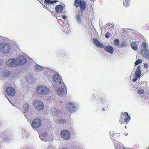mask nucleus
Instances as JSON below:
<instances>
[{"label": "nucleus", "mask_w": 149, "mask_h": 149, "mask_svg": "<svg viewBox=\"0 0 149 149\" xmlns=\"http://www.w3.org/2000/svg\"><path fill=\"white\" fill-rule=\"evenodd\" d=\"M66 120L63 118L60 119L59 120V122L61 123L64 124L66 122Z\"/></svg>", "instance_id": "nucleus-36"}, {"label": "nucleus", "mask_w": 149, "mask_h": 149, "mask_svg": "<svg viewBox=\"0 0 149 149\" xmlns=\"http://www.w3.org/2000/svg\"><path fill=\"white\" fill-rule=\"evenodd\" d=\"M141 53L146 58L149 59V51L148 49H142Z\"/></svg>", "instance_id": "nucleus-16"}, {"label": "nucleus", "mask_w": 149, "mask_h": 149, "mask_svg": "<svg viewBox=\"0 0 149 149\" xmlns=\"http://www.w3.org/2000/svg\"><path fill=\"white\" fill-rule=\"evenodd\" d=\"M3 61L2 59H0V64L1 65L3 63Z\"/></svg>", "instance_id": "nucleus-48"}, {"label": "nucleus", "mask_w": 149, "mask_h": 149, "mask_svg": "<svg viewBox=\"0 0 149 149\" xmlns=\"http://www.w3.org/2000/svg\"><path fill=\"white\" fill-rule=\"evenodd\" d=\"M69 23L67 22H66L65 24H64L63 25V27H67L68 28H69Z\"/></svg>", "instance_id": "nucleus-44"}, {"label": "nucleus", "mask_w": 149, "mask_h": 149, "mask_svg": "<svg viewBox=\"0 0 149 149\" xmlns=\"http://www.w3.org/2000/svg\"><path fill=\"white\" fill-rule=\"evenodd\" d=\"M45 5H44V7H43L44 8H45Z\"/></svg>", "instance_id": "nucleus-55"}, {"label": "nucleus", "mask_w": 149, "mask_h": 149, "mask_svg": "<svg viewBox=\"0 0 149 149\" xmlns=\"http://www.w3.org/2000/svg\"><path fill=\"white\" fill-rule=\"evenodd\" d=\"M17 65H24L27 62V60L24 56H21L16 59Z\"/></svg>", "instance_id": "nucleus-9"}, {"label": "nucleus", "mask_w": 149, "mask_h": 149, "mask_svg": "<svg viewBox=\"0 0 149 149\" xmlns=\"http://www.w3.org/2000/svg\"><path fill=\"white\" fill-rule=\"evenodd\" d=\"M141 68L140 66H139L137 68L135 73L136 77L139 78L141 76Z\"/></svg>", "instance_id": "nucleus-20"}, {"label": "nucleus", "mask_w": 149, "mask_h": 149, "mask_svg": "<svg viewBox=\"0 0 149 149\" xmlns=\"http://www.w3.org/2000/svg\"><path fill=\"white\" fill-rule=\"evenodd\" d=\"M62 17L61 16H58L56 18L58 19H61V17Z\"/></svg>", "instance_id": "nucleus-50"}, {"label": "nucleus", "mask_w": 149, "mask_h": 149, "mask_svg": "<svg viewBox=\"0 0 149 149\" xmlns=\"http://www.w3.org/2000/svg\"><path fill=\"white\" fill-rule=\"evenodd\" d=\"M110 36V34L109 32L107 33L105 35V37L106 38H108Z\"/></svg>", "instance_id": "nucleus-43"}, {"label": "nucleus", "mask_w": 149, "mask_h": 149, "mask_svg": "<svg viewBox=\"0 0 149 149\" xmlns=\"http://www.w3.org/2000/svg\"><path fill=\"white\" fill-rule=\"evenodd\" d=\"M122 116L120 118L119 121L121 122V124L122 123H124V121L125 122H127L128 121L130 120V116L129 114L127 112H124L123 114V113H122Z\"/></svg>", "instance_id": "nucleus-7"}, {"label": "nucleus", "mask_w": 149, "mask_h": 149, "mask_svg": "<svg viewBox=\"0 0 149 149\" xmlns=\"http://www.w3.org/2000/svg\"><path fill=\"white\" fill-rule=\"evenodd\" d=\"M63 31L65 33H69L70 32V28H68L67 27H64L63 26Z\"/></svg>", "instance_id": "nucleus-30"}, {"label": "nucleus", "mask_w": 149, "mask_h": 149, "mask_svg": "<svg viewBox=\"0 0 149 149\" xmlns=\"http://www.w3.org/2000/svg\"><path fill=\"white\" fill-rule=\"evenodd\" d=\"M57 0L53 1L52 0H45L44 3L46 5H48L49 6L50 5H52L54 3L58 2Z\"/></svg>", "instance_id": "nucleus-21"}, {"label": "nucleus", "mask_w": 149, "mask_h": 149, "mask_svg": "<svg viewBox=\"0 0 149 149\" xmlns=\"http://www.w3.org/2000/svg\"><path fill=\"white\" fill-rule=\"evenodd\" d=\"M104 50L110 54H113L114 51L113 48L112 46L110 45H107L105 46L104 48Z\"/></svg>", "instance_id": "nucleus-14"}, {"label": "nucleus", "mask_w": 149, "mask_h": 149, "mask_svg": "<svg viewBox=\"0 0 149 149\" xmlns=\"http://www.w3.org/2000/svg\"><path fill=\"white\" fill-rule=\"evenodd\" d=\"M24 111L23 113L26 118L28 119L30 117V115L29 112V105L28 104H25L23 107Z\"/></svg>", "instance_id": "nucleus-11"}, {"label": "nucleus", "mask_w": 149, "mask_h": 149, "mask_svg": "<svg viewBox=\"0 0 149 149\" xmlns=\"http://www.w3.org/2000/svg\"><path fill=\"white\" fill-rule=\"evenodd\" d=\"M99 43L98 44V45H97V47H99L101 48H103L104 47V45L102 43L99 42Z\"/></svg>", "instance_id": "nucleus-40"}, {"label": "nucleus", "mask_w": 149, "mask_h": 149, "mask_svg": "<svg viewBox=\"0 0 149 149\" xmlns=\"http://www.w3.org/2000/svg\"><path fill=\"white\" fill-rule=\"evenodd\" d=\"M2 136H3L2 138L3 137V140L5 141L6 140L7 141H8V139L7 137L6 138V137H3V135H2Z\"/></svg>", "instance_id": "nucleus-46"}, {"label": "nucleus", "mask_w": 149, "mask_h": 149, "mask_svg": "<svg viewBox=\"0 0 149 149\" xmlns=\"http://www.w3.org/2000/svg\"><path fill=\"white\" fill-rule=\"evenodd\" d=\"M130 2L127 0H125V2H124L123 4L124 6L126 7H128L130 4Z\"/></svg>", "instance_id": "nucleus-33"}, {"label": "nucleus", "mask_w": 149, "mask_h": 149, "mask_svg": "<svg viewBox=\"0 0 149 149\" xmlns=\"http://www.w3.org/2000/svg\"><path fill=\"white\" fill-rule=\"evenodd\" d=\"M131 46L132 48L134 50H136L138 49V47L134 42L131 43Z\"/></svg>", "instance_id": "nucleus-27"}, {"label": "nucleus", "mask_w": 149, "mask_h": 149, "mask_svg": "<svg viewBox=\"0 0 149 149\" xmlns=\"http://www.w3.org/2000/svg\"><path fill=\"white\" fill-rule=\"evenodd\" d=\"M108 24H107L106 25H108Z\"/></svg>", "instance_id": "nucleus-57"}, {"label": "nucleus", "mask_w": 149, "mask_h": 149, "mask_svg": "<svg viewBox=\"0 0 149 149\" xmlns=\"http://www.w3.org/2000/svg\"><path fill=\"white\" fill-rule=\"evenodd\" d=\"M56 93L60 96H64L65 94L64 89L62 87L59 88L57 91Z\"/></svg>", "instance_id": "nucleus-18"}, {"label": "nucleus", "mask_w": 149, "mask_h": 149, "mask_svg": "<svg viewBox=\"0 0 149 149\" xmlns=\"http://www.w3.org/2000/svg\"><path fill=\"white\" fill-rule=\"evenodd\" d=\"M142 62V60L140 59H138L136 61L135 63V65H136Z\"/></svg>", "instance_id": "nucleus-41"}, {"label": "nucleus", "mask_w": 149, "mask_h": 149, "mask_svg": "<svg viewBox=\"0 0 149 149\" xmlns=\"http://www.w3.org/2000/svg\"><path fill=\"white\" fill-rule=\"evenodd\" d=\"M79 106L78 104L76 102H69L67 104L66 107L69 111L72 112L77 110Z\"/></svg>", "instance_id": "nucleus-2"}, {"label": "nucleus", "mask_w": 149, "mask_h": 149, "mask_svg": "<svg viewBox=\"0 0 149 149\" xmlns=\"http://www.w3.org/2000/svg\"><path fill=\"white\" fill-rule=\"evenodd\" d=\"M82 14V12H78V14H77L75 16L76 21L77 23L79 24H81L82 22V19L81 17Z\"/></svg>", "instance_id": "nucleus-13"}, {"label": "nucleus", "mask_w": 149, "mask_h": 149, "mask_svg": "<svg viewBox=\"0 0 149 149\" xmlns=\"http://www.w3.org/2000/svg\"><path fill=\"white\" fill-rule=\"evenodd\" d=\"M142 49H148V47L147 46V44L145 42H143L142 44Z\"/></svg>", "instance_id": "nucleus-29"}, {"label": "nucleus", "mask_w": 149, "mask_h": 149, "mask_svg": "<svg viewBox=\"0 0 149 149\" xmlns=\"http://www.w3.org/2000/svg\"><path fill=\"white\" fill-rule=\"evenodd\" d=\"M0 50L2 52L6 54L9 53L10 50L9 44L6 42L1 43L0 44Z\"/></svg>", "instance_id": "nucleus-3"}, {"label": "nucleus", "mask_w": 149, "mask_h": 149, "mask_svg": "<svg viewBox=\"0 0 149 149\" xmlns=\"http://www.w3.org/2000/svg\"><path fill=\"white\" fill-rule=\"evenodd\" d=\"M148 149H149V148H148Z\"/></svg>", "instance_id": "nucleus-59"}, {"label": "nucleus", "mask_w": 149, "mask_h": 149, "mask_svg": "<svg viewBox=\"0 0 149 149\" xmlns=\"http://www.w3.org/2000/svg\"><path fill=\"white\" fill-rule=\"evenodd\" d=\"M22 134L24 136V137L27 138L28 137V136H27V133L24 130H22Z\"/></svg>", "instance_id": "nucleus-35"}, {"label": "nucleus", "mask_w": 149, "mask_h": 149, "mask_svg": "<svg viewBox=\"0 0 149 149\" xmlns=\"http://www.w3.org/2000/svg\"><path fill=\"white\" fill-rule=\"evenodd\" d=\"M52 80L54 82V86L56 88L64 85L62 80L61 79V77L58 74H54L52 77Z\"/></svg>", "instance_id": "nucleus-1"}, {"label": "nucleus", "mask_w": 149, "mask_h": 149, "mask_svg": "<svg viewBox=\"0 0 149 149\" xmlns=\"http://www.w3.org/2000/svg\"><path fill=\"white\" fill-rule=\"evenodd\" d=\"M93 40L94 44L97 46V45H98L100 42L96 38H94Z\"/></svg>", "instance_id": "nucleus-38"}, {"label": "nucleus", "mask_w": 149, "mask_h": 149, "mask_svg": "<svg viewBox=\"0 0 149 149\" xmlns=\"http://www.w3.org/2000/svg\"><path fill=\"white\" fill-rule=\"evenodd\" d=\"M6 38L0 36V42H5V40Z\"/></svg>", "instance_id": "nucleus-39"}, {"label": "nucleus", "mask_w": 149, "mask_h": 149, "mask_svg": "<svg viewBox=\"0 0 149 149\" xmlns=\"http://www.w3.org/2000/svg\"><path fill=\"white\" fill-rule=\"evenodd\" d=\"M62 17L65 20L66 19H68L64 15H63Z\"/></svg>", "instance_id": "nucleus-47"}, {"label": "nucleus", "mask_w": 149, "mask_h": 149, "mask_svg": "<svg viewBox=\"0 0 149 149\" xmlns=\"http://www.w3.org/2000/svg\"><path fill=\"white\" fill-rule=\"evenodd\" d=\"M120 143L119 142H115L114 143V145L116 149H122Z\"/></svg>", "instance_id": "nucleus-23"}, {"label": "nucleus", "mask_w": 149, "mask_h": 149, "mask_svg": "<svg viewBox=\"0 0 149 149\" xmlns=\"http://www.w3.org/2000/svg\"><path fill=\"white\" fill-rule=\"evenodd\" d=\"M41 120L37 118L33 120L32 122L31 126L34 129H36L39 127L41 125Z\"/></svg>", "instance_id": "nucleus-8"}, {"label": "nucleus", "mask_w": 149, "mask_h": 149, "mask_svg": "<svg viewBox=\"0 0 149 149\" xmlns=\"http://www.w3.org/2000/svg\"><path fill=\"white\" fill-rule=\"evenodd\" d=\"M52 147V146L51 145H49L48 146V148L49 149V148H51V147Z\"/></svg>", "instance_id": "nucleus-51"}, {"label": "nucleus", "mask_w": 149, "mask_h": 149, "mask_svg": "<svg viewBox=\"0 0 149 149\" xmlns=\"http://www.w3.org/2000/svg\"><path fill=\"white\" fill-rule=\"evenodd\" d=\"M138 78H137V77H136V76H135V78L134 79L132 80L133 81V82H136L138 79Z\"/></svg>", "instance_id": "nucleus-45"}, {"label": "nucleus", "mask_w": 149, "mask_h": 149, "mask_svg": "<svg viewBox=\"0 0 149 149\" xmlns=\"http://www.w3.org/2000/svg\"><path fill=\"white\" fill-rule=\"evenodd\" d=\"M47 134L46 132H43L41 135H40L39 136L40 139L42 141L47 142L48 141Z\"/></svg>", "instance_id": "nucleus-15"}, {"label": "nucleus", "mask_w": 149, "mask_h": 149, "mask_svg": "<svg viewBox=\"0 0 149 149\" xmlns=\"http://www.w3.org/2000/svg\"><path fill=\"white\" fill-rule=\"evenodd\" d=\"M128 43L127 41H125V40H123V42H122L121 44L119 46V48H122L123 47L125 46H127L128 44Z\"/></svg>", "instance_id": "nucleus-24"}, {"label": "nucleus", "mask_w": 149, "mask_h": 149, "mask_svg": "<svg viewBox=\"0 0 149 149\" xmlns=\"http://www.w3.org/2000/svg\"><path fill=\"white\" fill-rule=\"evenodd\" d=\"M61 102L62 103V102Z\"/></svg>", "instance_id": "nucleus-58"}, {"label": "nucleus", "mask_w": 149, "mask_h": 149, "mask_svg": "<svg viewBox=\"0 0 149 149\" xmlns=\"http://www.w3.org/2000/svg\"><path fill=\"white\" fill-rule=\"evenodd\" d=\"M104 110H105L104 109V108H103V109H102V111H104Z\"/></svg>", "instance_id": "nucleus-54"}, {"label": "nucleus", "mask_w": 149, "mask_h": 149, "mask_svg": "<svg viewBox=\"0 0 149 149\" xmlns=\"http://www.w3.org/2000/svg\"><path fill=\"white\" fill-rule=\"evenodd\" d=\"M6 93L8 95L13 96L15 95V92L14 88L11 87H8L6 88Z\"/></svg>", "instance_id": "nucleus-12"}, {"label": "nucleus", "mask_w": 149, "mask_h": 149, "mask_svg": "<svg viewBox=\"0 0 149 149\" xmlns=\"http://www.w3.org/2000/svg\"><path fill=\"white\" fill-rule=\"evenodd\" d=\"M6 64L8 66L13 67L17 66L16 59L10 58L6 61Z\"/></svg>", "instance_id": "nucleus-10"}, {"label": "nucleus", "mask_w": 149, "mask_h": 149, "mask_svg": "<svg viewBox=\"0 0 149 149\" xmlns=\"http://www.w3.org/2000/svg\"><path fill=\"white\" fill-rule=\"evenodd\" d=\"M109 135H110V138H111V139L112 140H113V139H114L115 138V136L114 134L113 133V132H110L109 133Z\"/></svg>", "instance_id": "nucleus-34"}, {"label": "nucleus", "mask_w": 149, "mask_h": 149, "mask_svg": "<svg viewBox=\"0 0 149 149\" xmlns=\"http://www.w3.org/2000/svg\"><path fill=\"white\" fill-rule=\"evenodd\" d=\"M54 111L55 112V114L57 115H58L61 112V110L59 109H53Z\"/></svg>", "instance_id": "nucleus-31"}, {"label": "nucleus", "mask_w": 149, "mask_h": 149, "mask_svg": "<svg viewBox=\"0 0 149 149\" xmlns=\"http://www.w3.org/2000/svg\"><path fill=\"white\" fill-rule=\"evenodd\" d=\"M129 148H127L126 149H129Z\"/></svg>", "instance_id": "nucleus-56"}, {"label": "nucleus", "mask_w": 149, "mask_h": 149, "mask_svg": "<svg viewBox=\"0 0 149 149\" xmlns=\"http://www.w3.org/2000/svg\"><path fill=\"white\" fill-rule=\"evenodd\" d=\"M138 91L139 93L140 94H142L144 93V90L142 89H139Z\"/></svg>", "instance_id": "nucleus-42"}, {"label": "nucleus", "mask_w": 149, "mask_h": 149, "mask_svg": "<svg viewBox=\"0 0 149 149\" xmlns=\"http://www.w3.org/2000/svg\"><path fill=\"white\" fill-rule=\"evenodd\" d=\"M10 74V72L8 71H6L3 72V75L5 77H8Z\"/></svg>", "instance_id": "nucleus-32"}, {"label": "nucleus", "mask_w": 149, "mask_h": 149, "mask_svg": "<svg viewBox=\"0 0 149 149\" xmlns=\"http://www.w3.org/2000/svg\"><path fill=\"white\" fill-rule=\"evenodd\" d=\"M48 7H46L45 8L47 9V10H49L48 9Z\"/></svg>", "instance_id": "nucleus-52"}, {"label": "nucleus", "mask_w": 149, "mask_h": 149, "mask_svg": "<svg viewBox=\"0 0 149 149\" xmlns=\"http://www.w3.org/2000/svg\"><path fill=\"white\" fill-rule=\"evenodd\" d=\"M120 41L119 39H116L114 40V45L115 46H118L119 47V46L120 45Z\"/></svg>", "instance_id": "nucleus-28"}, {"label": "nucleus", "mask_w": 149, "mask_h": 149, "mask_svg": "<svg viewBox=\"0 0 149 149\" xmlns=\"http://www.w3.org/2000/svg\"><path fill=\"white\" fill-rule=\"evenodd\" d=\"M37 93L42 95H47L49 92V89L44 86H38L36 89Z\"/></svg>", "instance_id": "nucleus-4"}, {"label": "nucleus", "mask_w": 149, "mask_h": 149, "mask_svg": "<svg viewBox=\"0 0 149 149\" xmlns=\"http://www.w3.org/2000/svg\"><path fill=\"white\" fill-rule=\"evenodd\" d=\"M33 104L34 107L39 110H42L44 107L42 102L39 100H35Z\"/></svg>", "instance_id": "nucleus-5"}, {"label": "nucleus", "mask_w": 149, "mask_h": 149, "mask_svg": "<svg viewBox=\"0 0 149 149\" xmlns=\"http://www.w3.org/2000/svg\"><path fill=\"white\" fill-rule=\"evenodd\" d=\"M62 149H68L67 148H63Z\"/></svg>", "instance_id": "nucleus-53"}, {"label": "nucleus", "mask_w": 149, "mask_h": 149, "mask_svg": "<svg viewBox=\"0 0 149 149\" xmlns=\"http://www.w3.org/2000/svg\"><path fill=\"white\" fill-rule=\"evenodd\" d=\"M82 1L81 0H75L74 2V5L76 7H78L79 6V5L81 4Z\"/></svg>", "instance_id": "nucleus-25"}, {"label": "nucleus", "mask_w": 149, "mask_h": 149, "mask_svg": "<svg viewBox=\"0 0 149 149\" xmlns=\"http://www.w3.org/2000/svg\"><path fill=\"white\" fill-rule=\"evenodd\" d=\"M42 69V66L38 64H36L35 67V69L36 71H41Z\"/></svg>", "instance_id": "nucleus-26"}, {"label": "nucleus", "mask_w": 149, "mask_h": 149, "mask_svg": "<svg viewBox=\"0 0 149 149\" xmlns=\"http://www.w3.org/2000/svg\"><path fill=\"white\" fill-rule=\"evenodd\" d=\"M148 65L146 63H145L144 64V66L146 68H147V67L148 66Z\"/></svg>", "instance_id": "nucleus-49"}, {"label": "nucleus", "mask_w": 149, "mask_h": 149, "mask_svg": "<svg viewBox=\"0 0 149 149\" xmlns=\"http://www.w3.org/2000/svg\"><path fill=\"white\" fill-rule=\"evenodd\" d=\"M79 6L80 11L79 12H82V13L86 7V3L85 1L84 0H82Z\"/></svg>", "instance_id": "nucleus-17"}, {"label": "nucleus", "mask_w": 149, "mask_h": 149, "mask_svg": "<svg viewBox=\"0 0 149 149\" xmlns=\"http://www.w3.org/2000/svg\"><path fill=\"white\" fill-rule=\"evenodd\" d=\"M93 40L94 44L97 46V45H98L100 42L96 38H94Z\"/></svg>", "instance_id": "nucleus-37"}, {"label": "nucleus", "mask_w": 149, "mask_h": 149, "mask_svg": "<svg viewBox=\"0 0 149 149\" xmlns=\"http://www.w3.org/2000/svg\"><path fill=\"white\" fill-rule=\"evenodd\" d=\"M63 6L61 5H57L55 7L56 11L58 13H61L63 10Z\"/></svg>", "instance_id": "nucleus-19"}, {"label": "nucleus", "mask_w": 149, "mask_h": 149, "mask_svg": "<svg viewBox=\"0 0 149 149\" xmlns=\"http://www.w3.org/2000/svg\"><path fill=\"white\" fill-rule=\"evenodd\" d=\"M61 135L63 139L68 140L70 139L71 133L68 130H64L61 131Z\"/></svg>", "instance_id": "nucleus-6"}, {"label": "nucleus", "mask_w": 149, "mask_h": 149, "mask_svg": "<svg viewBox=\"0 0 149 149\" xmlns=\"http://www.w3.org/2000/svg\"><path fill=\"white\" fill-rule=\"evenodd\" d=\"M100 102L102 104H103L104 106H106L107 108H108V105L109 104V103L107 101L104 100L103 98H101Z\"/></svg>", "instance_id": "nucleus-22"}]
</instances>
